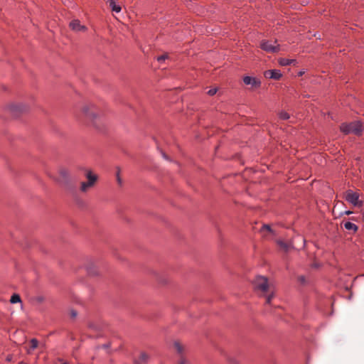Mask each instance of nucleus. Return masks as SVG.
I'll return each instance as SVG.
<instances>
[{
    "instance_id": "obj_1",
    "label": "nucleus",
    "mask_w": 364,
    "mask_h": 364,
    "mask_svg": "<svg viewBox=\"0 0 364 364\" xmlns=\"http://www.w3.org/2000/svg\"><path fill=\"white\" fill-rule=\"evenodd\" d=\"M253 285L257 291L265 296L266 304H270L274 296V288L269 283L268 279L264 276H257L253 281Z\"/></svg>"
},
{
    "instance_id": "obj_2",
    "label": "nucleus",
    "mask_w": 364,
    "mask_h": 364,
    "mask_svg": "<svg viewBox=\"0 0 364 364\" xmlns=\"http://www.w3.org/2000/svg\"><path fill=\"white\" fill-rule=\"evenodd\" d=\"M341 131L346 134H354L360 135L363 132V126L360 122L355 121L350 123H343L341 125Z\"/></svg>"
},
{
    "instance_id": "obj_3",
    "label": "nucleus",
    "mask_w": 364,
    "mask_h": 364,
    "mask_svg": "<svg viewBox=\"0 0 364 364\" xmlns=\"http://www.w3.org/2000/svg\"><path fill=\"white\" fill-rule=\"evenodd\" d=\"M85 176L87 181L82 182L80 187V190L82 193H86L89 189L94 187L98 179L97 175L90 170L87 171Z\"/></svg>"
},
{
    "instance_id": "obj_4",
    "label": "nucleus",
    "mask_w": 364,
    "mask_h": 364,
    "mask_svg": "<svg viewBox=\"0 0 364 364\" xmlns=\"http://www.w3.org/2000/svg\"><path fill=\"white\" fill-rule=\"evenodd\" d=\"M345 199L354 206L362 207L363 201L359 200V193L352 190H348L345 193Z\"/></svg>"
},
{
    "instance_id": "obj_5",
    "label": "nucleus",
    "mask_w": 364,
    "mask_h": 364,
    "mask_svg": "<svg viewBox=\"0 0 364 364\" xmlns=\"http://www.w3.org/2000/svg\"><path fill=\"white\" fill-rule=\"evenodd\" d=\"M82 113L87 120L96 126L95 119L97 118V114L95 112V107L92 105L85 106L82 109Z\"/></svg>"
},
{
    "instance_id": "obj_6",
    "label": "nucleus",
    "mask_w": 364,
    "mask_h": 364,
    "mask_svg": "<svg viewBox=\"0 0 364 364\" xmlns=\"http://www.w3.org/2000/svg\"><path fill=\"white\" fill-rule=\"evenodd\" d=\"M243 82L246 85H250L252 88H258L261 85V81L259 78L251 76H245Z\"/></svg>"
},
{
    "instance_id": "obj_7",
    "label": "nucleus",
    "mask_w": 364,
    "mask_h": 364,
    "mask_svg": "<svg viewBox=\"0 0 364 364\" xmlns=\"http://www.w3.org/2000/svg\"><path fill=\"white\" fill-rule=\"evenodd\" d=\"M69 26L70 28L75 32H85L87 30V28L85 26L82 25L80 21L77 19H74L70 21Z\"/></svg>"
},
{
    "instance_id": "obj_8",
    "label": "nucleus",
    "mask_w": 364,
    "mask_h": 364,
    "mask_svg": "<svg viewBox=\"0 0 364 364\" xmlns=\"http://www.w3.org/2000/svg\"><path fill=\"white\" fill-rule=\"evenodd\" d=\"M260 47L262 50L269 53H276L279 50L278 46L272 44L270 41H264L261 43Z\"/></svg>"
},
{
    "instance_id": "obj_9",
    "label": "nucleus",
    "mask_w": 364,
    "mask_h": 364,
    "mask_svg": "<svg viewBox=\"0 0 364 364\" xmlns=\"http://www.w3.org/2000/svg\"><path fill=\"white\" fill-rule=\"evenodd\" d=\"M264 76L266 78L277 80L282 77V74L279 70L274 69L264 71Z\"/></svg>"
},
{
    "instance_id": "obj_10",
    "label": "nucleus",
    "mask_w": 364,
    "mask_h": 364,
    "mask_svg": "<svg viewBox=\"0 0 364 364\" xmlns=\"http://www.w3.org/2000/svg\"><path fill=\"white\" fill-rule=\"evenodd\" d=\"M173 348L181 357H183L186 350L184 345L181 344L178 341H175L173 343Z\"/></svg>"
},
{
    "instance_id": "obj_11",
    "label": "nucleus",
    "mask_w": 364,
    "mask_h": 364,
    "mask_svg": "<svg viewBox=\"0 0 364 364\" xmlns=\"http://www.w3.org/2000/svg\"><path fill=\"white\" fill-rule=\"evenodd\" d=\"M86 271L88 274L94 276L97 274V269L96 268L95 264L94 262L91 260L87 262V264H86Z\"/></svg>"
},
{
    "instance_id": "obj_12",
    "label": "nucleus",
    "mask_w": 364,
    "mask_h": 364,
    "mask_svg": "<svg viewBox=\"0 0 364 364\" xmlns=\"http://www.w3.org/2000/svg\"><path fill=\"white\" fill-rule=\"evenodd\" d=\"M149 359V355L145 352H141L138 356V358H135L134 363L135 364H144L147 362Z\"/></svg>"
},
{
    "instance_id": "obj_13",
    "label": "nucleus",
    "mask_w": 364,
    "mask_h": 364,
    "mask_svg": "<svg viewBox=\"0 0 364 364\" xmlns=\"http://www.w3.org/2000/svg\"><path fill=\"white\" fill-rule=\"evenodd\" d=\"M343 227L349 231H351L352 232L355 233L358 230V226L350 221L343 222L342 223Z\"/></svg>"
},
{
    "instance_id": "obj_14",
    "label": "nucleus",
    "mask_w": 364,
    "mask_h": 364,
    "mask_svg": "<svg viewBox=\"0 0 364 364\" xmlns=\"http://www.w3.org/2000/svg\"><path fill=\"white\" fill-rule=\"evenodd\" d=\"M59 174L65 180L68 179L70 177V172L65 168H60L59 170Z\"/></svg>"
},
{
    "instance_id": "obj_15",
    "label": "nucleus",
    "mask_w": 364,
    "mask_h": 364,
    "mask_svg": "<svg viewBox=\"0 0 364 364\" xmlns=\"http://www.w3.org/2000/svg\"><path fill=\"white\" fill-rule=\"evenodd\" d=\"M296 62L294 59L281 58L279 61V64L282 66L289 65Z\"/></svg>"
},
{
    "instance_id": "obj_16",
    "label": "nucleus",
    "mask_w": 364,
    "mask_h": 364,
    "mask_svg": "<svg viewBox=\"0 0 364 364\" xmlns=\"http://www.w3.org/2000/svg\"><path fill=\"white\" fill-rule=\"evenodd\" d=\"M10 109L12 112H24L26 110V107L22 105H14L11 106Z\"/></svg>"
},
{
    "instance_id": "obj_17",
    "label": "nucleus",
    "mask_w": 364,
    "mask_h": 364,
    "mask_svg": "<svg viewBox=\"0 0 364 364\" xmlns=\"http://www.w3.org/2000/svg\"><path fill=\"white\" fill-rule=\"evenodd\" d=\"M11 304L21 303V296L18 294H14L10 299Z\"/></svg>"
},
{
    "instance_id": "obj_18",
    "label": "nucleus",
    "mask_w": 364,
    "mask_h": 364,
    "mask_svg": "<svg viewBox=\"0 0 364 364\" xmlns=\"http://www.w3.org/2000/svg\"><path fill=\"white\" fill-rule=\"evenodd\" d=\"M30 343H31V348H30V350H28V353H31V350H33L34 349H36L38 347V341L36 338H32L30 341Z\"/></svg>"
},
{
    "instance_id": "obj_19",
    "label": "nucleus",
    "mask_w": 364,
    "mask_h": 364,
    "mask_svg": "<svg viewBox=\"0 0 364 364\" xmlns=\"http://www.w3.org/2000/svg\"><path fill=\"white\" fill-rule=\"evenodd\" d=\"M46 300V298L43 296H37L33 298V302L36 304H41Z\"/></svg>"
},
{
    "instance_id": "obj_20",
    "label": "nucleus",
    "mask_w": 364,
    "mask_h": 364,
    "mask_svg": "<svg viewBox=\"0 0 364 364\" xmlns=\"http://www.w3.org/2000/svg\"><path fill=\"white\" fill-rule=\"evenodd\" d=\"M279 117L281 119H283V120L289 119V114L287 112H284V111L280 112L279 114Z\"/></svg>"
},
{
    "instance_id": "obj_21",
    "label": "nucleus",
    "mask_w": 364,
    "mask_h": 364,
    "mask_svg": "<svg viewBox=\"0 0 364 364\" xmlns=\"http://www.w3.org/2000/svg\"><path fill=\"white\" fill-rule=\"evenodd\" d=\"M168 58V55L164 54L157 57V61L160 63H163L166 59Z\"/></svg>"
},
{
    "instance_id": "obj_22",
    "label": "nucleus",
    "mask_w": 364,
    "mask_h": 364,
    "mask_svg": "<svg viewBox=\"0 0 364 364\" xmlns=\"http://www.w3.org/2000/svg\"><path fill=\"white\" fill-rule=\"evenodd\" d=\"M268 231L269 232H272V230L271 228V227L269 225H263L262 228H261V231Z\"/></svg>"
},
{
    "instance_id": "obj_23",
    "label": "nucleus",
    "mask_w": 364,
    "mask_h": 364,
    "mask_svg": "<svg viewBox=\"0 0 364 364\" xmlns=\"http://www.w3.org/2000/svg\"><path fill=\"white\" fill-rule=\"evenodd\" d=\"M218 91V89L217 88H212V89H210L208 91V94L210 95V96H213L214 95L216 94Z\"/></svg>"
},
{
    "instance_id": "obj_24",
    "label": "nucleus",
    "mask_w": 364,
    "mask_h": 364,
    "mask_svg": "<svg viewBox=\"0 0 364 364\" xmlns=\"http://www.w3.org/2000/svg\"><path fill=\"white\" fill-rule=\"evenodd\" d=\"M70 316L72 317V318H75L77 316V313L75 310L74 309H70Z\"/></svg>"
},
{
    "instance_id": "obj_25",
    "label": "nucleus",
    "mask_w": 364,
    "mask_h": 364,
    "mask_svg": "<svg viewBox=\"0 0 364 364\" xmlns=\"http://www.w3.org/2000/svg\"><path fill=\"white\" fill-rule=\"evenodd\" d=\"M279 245H280V247H283L284 249L285 250H287L288 248V246L287 244H285L284 242L282 241H279Z\"/></svg>"
},
{
    "instance_id": "obj_26",
    "label": "nucleus",
    "mask_w": 364,
    "mask_h": 364,
    "mask_svg": "<svg viewBox=\"0 0 364 364\" xmlns=\"http://www.w3.org/2000/svg\"><path fill=\"white\" fill-rule=\"evenodd\" d=\"M186 360L183 357H181L178 364H186Z\"/></svg>"
},
{
    "instance_id": "obj_27",
    "label": "nucleus",
    "mask_w": 364,
    "mask_h": 364,
    "mask_svg": "<svg viewBox=\"0 0 364 364\" xmlns=\"http://www.w3.org/2000/svg\"><path fill=\"white\" fill-rule=\"evenodd\" d=\"M297 239H299V240H302V243H303V244H302V247H304V246L305 240H304L303 238L300 237H297Z\"/></svg>"
},
{
    "instance_id": "obj_28",
    "label": "nucleus",
    "mask_w": 364,
    "mask_h": 364,
    "mask_svg": "<svg viewBox=\"0 0 364 364\" xmlns=\"http://www.w3.org/2000/svg\"><path fill=\"white\" fill-rule=\"evenodd\" d=\"M117 181H118V183H119V184L122 183V181H121V178H120V177L119 176V174H117Z\"/></svg>"
},
{
    "instance_id": "obj_29",
    "label": "nucleus",
    "mask_w": 364,
    "mask_h": 364,
    "mask_svg": "<svg viewBox=\"0 0 364 364\" xmlns=\"http://www.w3.org/2000/svg\"><path fill=\"white\" fill-rule=\"evenodd\" d=\"M162 155H163V157L166 159H168V157L166 156V155L164 154V153H162Z\"/></svg>"
},
{
    "instance_id": "obj_30",
    "label": "nucleus",
    "mask_w": 364,
    "mask_h": 364,
    "mask_svg": "<svg viewBox=\"0 0 364 364\" xmlns=\"http://www.w3.org/2000/svg\"><path fill=\"white\" fill-rule=\"evenodd\" d=\"M351 213H352L351 211H349V210H348V211H346V215H349V214H350Z\"/></svg>"
},
{
    "instance_id": "obj_31",
    "label": "nucleus",
    "mask_w": 364,
    "mask_h": 364,
    "mask_svg": "<svg viewBox=\"0 0 364 364\" xmlns=\"http://www.w3.org/2000/svg\"><path fill=\"white\" fill-rule=\"evenodd\" d=\"M303 73H304V72H302V71L299 72V75H303Z\"/></svg>"
},
{
    "instance_id": "obj_32",
    "label": "nucleus",
    "mask_w": 364,
    "mask_h": 364,
    "mask_svg": "<svg viewBox=\"0 0 364 364\" xmlns=\"http://www.w3.org/2000/svg\"><path fill=\"white\" fill-rule=\"evenodd\" d=\"M104 348H107L108 347V345H104L103 346Z\"/></svg>"
},
{
    "instance_id": "obj_33",
    "label": "nucleus",
    "mask_w": 364,
    "mask_h": 364,
    "mask_svg": "<svg viewBox=\"0 0 364 364\" xmlns=\"http://www.w3.org/2000/svg\"><path fill=\"white\" fill-rule=\"evenodd\" d=\"M301 281H304V278L303 277H301Z\"/></svg>"
},
{
    "instance_id": "obj_34",
    "label": "nucleus",
    "mask_w": 364,
    "mask_h": 364,
    "mask_svg": "<svg viewBox=\"0 0 364 364\" xmlns=\"http://www.w3.org/2000/svg\"><path fill=\"white\" fill-rule=\"evenodd\" d=\"M67 1H68V2H70V0H65V3H66Z\"/></svg>"
},
{
    "instance_id": "obj_35",
    "label": "nucleus",
    "mask_w": 364,
    "mask_h": 364,
    "mask_svg": "<svg viewBox=\"0 0 364 364\" xmlns=\"http://www.w3.org/2000/svg\"><path fill=\"white\" fill-rule=\"evenodd\" d=\"M363 218H364V211H363Z\"/></svg>"
}]
</instances>
